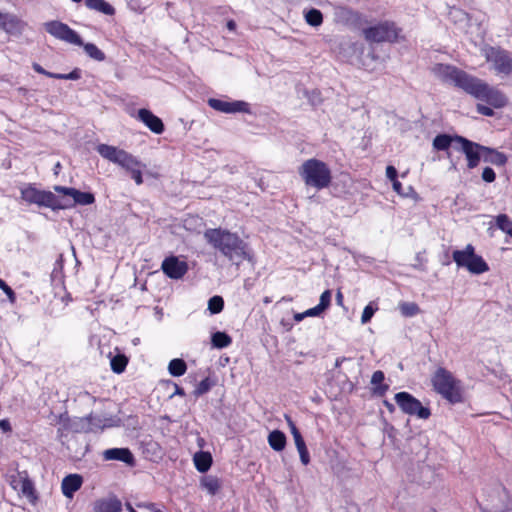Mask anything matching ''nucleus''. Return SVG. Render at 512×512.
<instances>
[{
  "instance_id": "nucleus-1",
  "label": "nucleus",
  "mask_w": 512,
  "mask_h": 512,
  "mask_svg": "<svg viewBox=\"0 0 512 512\" xmlns=\"http://www.w3.org/2000/svg\"><path fill=\"white\" fill-rule=\"evenodd\" d=\"M431 70L443 83L453 85L494 108H502L507 104L506 96L499 89L456 66L438 63Z\"/></svg>"
},
{
  "instance_id": "nucleus-2",
  "label": "nucleus",
  "mask_w": 512,
  "mask_h": 512,
  "mask_svg": "<svg viewBox=\"0 0 512 512\" xmlns=\"http://www.w3.org/2000/svg\"><path fill=\"white\" fill-rule=\"evenodd\" d=\"M204 239L237 266L245 260H251L248 244L236 233L222 228H209L204 232Z\"/></svg>"
},
{
  "instance_id": "nucleus-3",
  "label": "nucleus",
  "mask_w": 512,
  "mask_h": 512,
  "mask_svg": "<svg viewBox=\"0 0 512 512\" xmlns=\"http://www.w3.org/2000/svg\"><path fill=\"white\" fill-rule=\"evenodd\" d=\"M96 151L102 158L120 166L130 173L137 185L143 183L142 168H145V165L131 153L108 144L97 145Z\"/></svg>"
},
{
  "instance_id": "nucleus-4",
  "label": "nucleus",
  "mask_w": 512,
  "mask_h": 512,
  "mask_svg": "<svg viewBox=\"0 0 512 512\" xmlns=\"http://www.w3.org/2000/svg\"><path fill=\"white\" fill-rule=\"evenodd\" d=\"M298 173L307 186L316 188L317 190L327 188L332 181L329 166L316 158L304 161L299 167Z\"/></svg>"
},
{
  "instance_id": "nucleus-5",
  "label": "nucleus",
  "mask_w": 512,
  "mask_h": 512,
  "mask_svg": "<svg viewBox=\"0 0 512 512\" xmlns=\"http://www.w3.org/2000/svg\"><path fill=\"white\" fill-rule=\"evenodd\" d=\"M434 390L451 404L463 402L460 380L443 367H439L431 378Z\"/></svg>"
},
{
  "instance_id": "nucleus-6",
  "label": "nucleus",
  "mask_w": 512,
  "mask_h": 512,
  "mask_svg": "<svg viewBox=\"0 0 512 512\" xmlns=\"http://www.w3.org/2000/svg\"><path fill=\"white\" fill-rule=\"evenodd\" d=\"M21 199L28 204H36L39 207H46L52 210H61L68 208L69 205L63 203L51 191L39 190L33 184H28L21 188Z\"/></svg>"
},
{
  "instance_id": "nucleus-7",
  "label": "nucleus",
  "mask_w": 512,
  "mask_h": 512,
  "mask_svg": "<svg viewBox=\"0 0 512 512\" xmlns=\"http://www.w3.org/2000/svg\"><path fill=\"white\" fill-rule=\"evenodd\" d=\"M452 257L459 267H465L472 274H482L489 270L488 264L481 256L475 254L471 244L463 250L453 251Z\"/></svg>"
},
{
  "instance_id": "nucleus-8",
  "label": "nucleus",
  "mask_w": 512,
  "mask_h": 512,
  "mask_svg": "<svg viewBox=\"0 0 512 512\" xmlns=\"http://www.w3.org/2000/svg\"><path fill=\"white\" fill-rule=\"evenodd\" d=\"M398 33V28L391 21H383L363 29L365 39L373 43L394 42L398 38Z\"/></svg>"
},
{
  "instance_id": "nucleus-9",
  "label": "nucleus",
  "mask_w": 512,
  "mask_h": 512,
  "mask_svg": "<svg viewBox=\"0 0 512 512\" xmlns=\"http://www.w3.org/2000/svg\"><path fill=\"white\" fill-rule=\"evenodd\" d=\"M394 399L404 414L416 416L423 420L428 419L431 415L430 408L423 406L417 398L408 392H398Z\"/></svg>"
},
{
  "instance_id": "nucleus-10",
  "label": "nucleus",
  "mask_w": 512,
  "mask_h": 512,
  "mask_svg": "<svg viewBox=\"0 0 512 512\" xmlns=\"http://www.w3.org/2000/svg\"><path fill=\"white\" fill-rule=\"evenodd\" d=\"M485 57L497 74L505 76L512 74V55L509 51L500 47H490Z\"/></svg>"
},
{
  "instance_id": "nucleus-11",
  "label": "nucleus",
  "mask_w": 512,
  "mask_h": 512,
  "mask_svg": "<svg viewBox=\"0 0 512 512\" xmlns=\"http://www.w3.org/2000/svg\"><path fill=\"white\" fill-rule=\"evenodd\" d=\"M44 26H45V30L50 35L55 37L56 39H59V40H62V41H65L67 43L77 45V46L83 45V41H82L81 37L79 36V34L76 31H74L73 29H71L67 24H65L61 21H57V20L49 21V22H46L44 24Z\"/></svg>"
},
{
  "instance_id": "nucleus-12",
  "label": "nucleus",
  "mask_w": 512,
  "mask_h": 512,
  "mask_svg": "<svg viewBox=\"0 0 512 512\" xmlns=\"http://www.w3.org/2000/svg\"><path fill=\"white\" fill-rule=\"evenodd\" d=\"M44 26H45V30L50 35L55 37L56 39H59V40H62V41H65L67 43L77 45V46L83 45V41H82L81 37L79 36V34L76 31H74L73 29H71L67 24H65L61 21H57V20L49 21V22H46L44 24Z\"/></svg>"
},
{
  "instance_id": "nucleus-13",
  "label": "nucleus",
  "mask_w": 512,
  "mask_h": 512,
  "mask_svg": "<svg viewBox=\"0 0 512 512\" xmlns=\"http://www.w3.org/2000/svg\"><path fill=\"white\" fill-rule=\"evenodd\" d=\"M44 26H45V30L50 35L55 37L56 39H59V40H62V41H65L67 43L77 45V46L83 45V41H82L81 37L79 36V34L76 31H74L73 29H71L67 24H65L61 21H57V20L49 21V22H46L44 24Z\"/></svg>"
},
{
  "instance_id": "nucleus-14",
  "label": "nucleus",
  "mask_w": 512,
  "mask_h": 512,
  "mask_svg": "<svg viewBox=\"0 0 512 512\" xmlns=\"http://www.w3.org/2000/svg\"><path fill=\"white\" fill-rule=\"evenodd\" d=\"M456 143L461 145L460 150L467 159V167L469 169L476 168L481 159L483 160V145L473 142L463 136H456Z\"/></svg>"
},
{
  "instance_id": "nucleus-15",
  "label": "nucleus",
  "mask_w": 512,
  "mask_h": 512,
  "mask_svg": "<svg viewBox=\"0 0 512 512\" xmlns=\"http://www.w3.org/2000/svg\"><path fill=\"white\" fill-rule=\"evenodd\" d=\"M208 105L216 111L233 114V113H250L249 104L245 101H225L216 98H209Z\"/></svg>"
},
{
  "instance_id": "nucleus-16",
  "label": "nucleus",
  "mask_w": 512,
  "mask_h": 512,
  "mask_svg": "<svg viewBox=\"0 0 512 512\" xmlns=\"http://www.w3.org/2000/svg\"><path fill=\"white\" fill-rule=\"evenodd\" d=\"M161 269L171 279H180L188 271V264L176 256H169L162 262Z\"/></svg>"
},
{
  "instance_id": "nucleus-17",
  "label": "nucleus",
  "mask_w": 512,
  "mask_h": 512,
  "mask_svg": "<svg viewBox=\"0 0 512 512\" xmlns=\"http://www.w3.org/2000/svg\"><path fill=\"white\" fill-rule=\"evenodd\" d=\"M85 420L89 424V428L86 429V431H95L97 429L103 430L105 428L119 427L122 424V420L118 416H102L93 413L86 416Z\"/></svg>"
},
{
  "instance_id": "nucleus-18",
  "label": "nucleus",
  "mask_w": 512,
  "mask_h": 512,
  "mask_svg": "<svg viewBox=\"0 0 512 512\" xmlns=\"http://www.w3.org/2000/svg\"><path fill=\"white\" fill-rule=\"evenodd\" d=\"M84 422H86L85 418L76 420L71 419L67 413L60 414L58 417V437L62 438L64 432L80 433L82 431H86L84 428Z\"/></svg>"
},
{
  "instance_id": "nucleus-19",
  "label": "nucleus",
  "mask_w": 512,
  "mask_h": 512,
  "mask_svg": "<svg viewBox=\"0 0 512 512\" xmlns=\"http://www.w3.org/2000/svg\"><path fill=\"white\" fill-rule=\"evenodd\" d=\"M54 190L58 193L70 196L73 198V205H90L95 202V197L90 192H82L72 187H64V186H55ZM68 207H71L72 204H68Z\"/></svg>"
},
{
  "instance_id": "nucleus-20",
  "label": "nucleus",
  "mask_w": 512,
  "mask_h": 512,
  "mask_svg": "<svg viewBox=\"0 0 512 512\" xmlns=\"http://www.w3.org/2000/svg\"><path fill=\"white\" fill-rule=\"evenodd\" d=\"M285 418H286V421L290 428V432L293 436L296 448L299 452L300 460L303 465H308L310 462V456H309V452L306 447L305 441H304L299 429L296 427L294 421L291 419V417L286 415Z\"/></svg>"
},
{
  "instance_id": "nucleus-21",
  "label": "nucleus",
  "mask_w": 512,
  "mask_h": 512,
  "mask_svg": "<svg viewBox=\"0 0 512 512\" xmlns=\"http://www.w3.org/2000/svg\"><path fill=\"white\" fill-rule=\"evenodd\" d=\"M92 512H122V502L116 495L99 498L93 503Z\"/></svg>"
},
{
  "instance_id": "nucleus-22",
  "label": "nucleus",
  "mask_w": 512,
  "mask_h": 512,
  "mask_svg": "<svg viewBox=\"0 0 512 512\" xmlns=\"http://www.w3.org/2000/svg\"><path fill=\"white\" fill-rule=\"evenodd\" d=\"M138 120L143 122L153 133L161 134L164 131L162 120L154 115L150 110L142 108L138 110Z\"/></svg>"
},
{
  "instance_id": "nucleus-23",
  "label": "nucleus",
  "mask_w": 512,
  "mask_h": 512,
  "mask_svg": "<svg viewBox=\"0 0 512 512\" xmlns=\"http://www.w3.org/2000/svg\"><path fill=\"white\" fill-rule=\"evenodd\" d=\"M83 483V478L79 474H70L63 478L61 489L64 496L72 498L74 493L78 491Z\"/></svg>"
},
{
  "instance_id": "nucleus-24",
  "label": "nucleus",
  "mask_w": 512,
  "mask_h": 512,
  "mask_svg": "<svg viewBox=\"0 0 512 512\" xmlns=\"http://www.w3.org/2000/svg\"><path fill=\"white\" fill-rule=\"evenodd\" d=\"M104 460H117L126 464H134V456L128 448H111L103 452Z\"/></svg>"
},
{
  "instance_id": "nucleus-25",
  "label": "nucleus",
  "mask_w": 512,
  "mask_h": 512,
  "mask_svg": "<svg viewBox=\"0 0 512 512\" xmlns=\"http://www.w3.org/2000/svg\"><path fill=\"white\" fill-rule=\"evenodd\" d=\"M482 151L484 162L491 163L496 166H504L507 162V156L494 148H490L483 145Z\"/></svg>"
},
{
  "instance_id": "nucleus-26",
  "label": "nucleus",
  "mask_w": 512,
  "mask_h": 512,
  "mask_svg": "<svg viewBox=\"0 0 512 512\" xmlns=\"http://www.w3.org/2000/svg\"><path fill=\"white\" fill-rule=\"evenodd\" d=\"M193 461L196 469L201 472H207L212 465V455L210 452L198 451L193 456Z\"/></svg>"
},
{
  "instance_id": "nucleus-27",
  "label": "nucleus",
  "mask_w": 512,
  "mask_h": 512,
  "mask_svg": "<svg viewBox=\"0 0 512 512\" xmlns=\"http://www.w3.org/2000/svg\"><path fill=\"white\" fill-rule=\"evenodd\" d=\"M85 5L88 9L100 12L104 15L112 16L115 14V9L105 0H85Z\"/></svg>"
},
{
  "instance_id": "nucleus-28",
  "label": "nucleus",
  "mask_w": 512,
  "mask_h": 512,
  "mask_svg": "<svg viewBox=\"0 0 512 512\" xmlns=\"http://www.w3.org/2000/svg\"><path fill=\"white\" fill-rule=\"evenodd\" d=\"M457 135L438 134L433 139V148L437 151H448L453 142H456Z\"/></svg>"
},
{
  "instance_id": "nucleus-29",
  "label": "nucleus",
  "mask_w": 512,
  "mask_h": 512,
  "mask_svg": "<svg viewBox=\"0 0 512 512\" xmlns=\"http://www.w3.org/2000/svg\"><path fill=\"white\" fill-rule=\"evenodd\" d=\"M268 443L275 451H282L286 446V436L280 430H274L268 435Z\"/></svg>"
},
{
  "instance_id": "nucleus-30",
  "label": "nucleus",
  "mask_w": 512,
  "mask_h": 512,
  "mask_svg": "<svg viewBox=\"0 0 512 512\" xmlns=\"http://www.w3.org/2000/svg\"><path fill=\"white\" fill-rule=\"evenodd\" d=\"M232 343V338L222 331H217L211 335V344L213 348L223 349Z\"/></svg>"
},
{
  "instance_id": "nucleus-31",
  "label": "nucleus",
  "mask_w": 512,
  "mask_h": 512,
  "mask_svg": "<svg viewBox=\"0 0 512 512\" xmlns=\"http://www.w3.org/2000/svg\"><path fill=\"white\" fill-rule=\"evenodd\" d=\"M187 370L186 362L183 359L175 358L169 362L168 371L174 377H179L185 374Z\"/></svg>"
},
{
  "instance_id": "nucleus-32",
  "label": "nucleus",
  "mask_w": 512,
  "mask_h": 512,
  "mask_svg": "<svg viewBox=\"0 0 512 512\" xmlns=\"http://www.w3.org/2000/svg\"><path fill=\"white\" fill-rule=\"evenodd\" d=\"M305 20L309 25L318 27L323 22L322 12L316 8H311L305 13Z\"/></svg>"
},
{
  "instance_id": "nucleus-33",
  "label": "nucleus",
  "mask_w": 512,
  "mask_h": 512,
  "mask_svg": "<svg viewBox=\"0 0 512 512\" xmlns=\"http://www.w3.org/2000/svg\"><path fill=\"white\" fill-rule=\"evenodd\" d=\"M83 48L85 53L92 59L96 61H104L106 56L103 51H101L95 44L93 43H83Z\"/></svg>"
},
{
  "instance_id": "nucleus-34",
  "label": "nucleus",
  "mask_w": 512,
  "mask_h": 512,
  "mask_svg": "<svg viewBox=\"0 0 512 512\" xmlns=\"http://www.w3.org/2000/svg\"><path fill=\"white\" fill-rule=\"evenodd\" d=\"M21 492L24 496H26L30 502L35 503L37 500V495L34 489L33 482L25 478L21 481Z\"/></svg>"
},
{
  "instance_id": "nucleus-35",
  "label": "nucleus",
  "mask_w": 512,
  "mask_h": 512,
  "mask_svg": "<svg viewBox=\"0 0 512 512\" xmlns=\"http://www.w3.org/2000/svg\"><path fill=\"white\" fill-rule=\"evenodd\" d=\"M495 224L498 229L510 236L512 232V220L506 214H499L495 217Z\"/></svg>"
},
{
  "instance_id": "nucleus-36",
  "label": "nucleus",
  "mask_w": 512,
  "mask_h": 512,
  "mask_svg": "<svg viewBox=\"0 0 512 512\" xmlns=\"http://www.w3.org/2000/svg\"><path fill=\"white\" fill-rule=\"evenodd\" d=\"M128 364V359L123 354H118L111 359L110 365L113 372L122 373Z\"/></svg>"
},
{
  "instance_id": "nucleus-37",
  "label": "nucleus",
  "mask_w": 512,
  "mask_h": 512,
  "mask_svg": "<svg viewBox=\"0 0 512 512\" xmlns=\"http://www.w3.org/2000/svg\"><path fill=\"white\" fill-rule=\"evenodd\" d=\"M399 309L405 317H413L420 312V308L415 302H402L399 304Z\"/></svg>"
},
{
  "instance_id": "nucleus-38",
  "label": "nucleus",
  "mask_w": 512,
  "mask_h": 512,
  "mask_svg": "<svg viewBox=\"0 0 512 512\" xmlns=\"http://www.w3.org/2000/svg\"><path fill=\"white\" fill-rule=\"evenodd\" d=\"M201 485L211 494L215 495L220 489L221 485L219 479L213 476L205 477Z\"/></svg>"
},
{
  "instance_id": "nucleus-39",
  "label": "nucleus",
  "mask_w": 512,
  "mask_h": 512,
  "mask_svg": "<svg viewBox=\"0 0 512 512\" xmlns=\"http://www.w3.org/2000/svg\"><path fill=\"white\" fill-rule=\"evenodd\" d=\"M224 308V300L221 296L215 295L208 300V310L211 314H218Z\"/></svg>"
},
{
  "instance_id": "nucleus-40",
  "label": "nucleus",
  "mask_w": 512,
  "mask_h": 512,
  "mask_svg": "<svg viewBox=\"0 0 512 512\" xmlns=\"http://www.w3.org/2000/svg\"><path fill=\"white\" fill-rule=\"evenodd\" d=\"M378 310L377 305H375L373 302H370L363 310L362 316H361V323L366 324L368 323L371 318L373 317L374 313Z\"/></svg>"
},
{
  "instance_id": "nucleus-41",
  "label": "nucleus",
  "mask_w": 512,
  "mask_h": 512,
  "mask_svg": "<svg viewBox=\"0 0 512 512\" xmlns=\"http://www.w3.org/2000/svg\"><path fill=\"white\" fill-rule=\"evenodd\" d=\"M212 385L213 384L208 377L203 379L193 391L194 396L199 397L206 394L211 389Z\"/></svg>"
},
{
  "instance_id": "nucleus-42",
  "label": "nucleus",
  "mask_w": 512,
  "mask_h": 512,
  "mask_svg": "<svg viewBox=\"0 0 512 512\" xmlns=\"http://www.w3.org/2000/svg\"><path fill=\"white\" fill-rule=\"evenodd\" d=\"M331 297H332V294H331V291L330 290H325L321 296H320V301H319V304L317 305L323 312L329 308L330 304H331Z\"/></svg>"
},
{
  "instance_id": "nucleus-43",
  "label": "nucleus",
  "mask_w": 512,
  "mask_h": 512,
  "mask_svg": "<svg viewBox=\"0 0 512 512\" xmlns=\"http://www.w3.org/2000/svg\"><path fill=\"white\" fill-rule=\"evenodd\" d=\"M0 289L7 295L10 303H15L16 301V294L12 290L10 286L7 285V283L4 280L0 281Z\"/></svg>"
},
{
  "instance_id": "nucleus-44",
  "label": "nucleus",
  "mask_w": 512,
  "mask_h": 512,
  "mask_svg": "<svg viewBox=\"0 0 512 512\" xmlns=\"http://www.w3.org/2000/svg\"><path fill=\"white\" fill-rule=\"evenodd\" d=\"M482 179L487 183H492L496 179L495 171L491 167H485L482 171Z\"/></svg>"
},
{
  "instance_id": "nucleus-45",
  "label": "nucleus",
  "mask_w": 512,
  "mask_h": 512,
  "mask_svg": "<svg viewBox=\"0 0 512 512\" xmlns=\"http://www.w3.org/2000/svg\"><path fill=\"white\" fill-rule=\"evenodd\" d=\"M385 379V375L382 371L380 370H377L375 371L373 374H372V377H371V384L377 386V385H380L382 384V382L384 381Z\"/></svg>"
},
{
  "instance_id": "nucleus-46",
  "label": "nucleus",
  "mask_w": 512,
  "mask_h": 512,
  "mask_svg": "<svg viewBox=\"0 0 512 512\" xmlns=\"http://www.w3.org/2000/svg\"><path fill=\"white\" fill-rule=\"evenodd\" d=\"M476 110L479 114L484 115V116L491 117L494 115V110L491 107L485 106L483 104H477Z\"/></svg>"
},
{
  "instance_id": "nucleus-47",
  "label": "nucleus",
  "mask_w": 512,
  "mask_h": 512,
  "mask_svg": "<svg viewBox=\"0 0 512 512\" xmlns=\"http://www.w3.org/2000/svg\"><path fill=\"white\" fill-rule=\"evenodd\" d=\"M14 23V18L0 12V28L7 30V25Z\"/></svg>"
},
{
  "instance_id": "nucleus-48",
  "label": "nucleus",
  "mask_w": 512,
  "mask_h": 512,
  "mask_svg": "<svg viewBox=\"0 0 512 512\" xmlns=\"http://www.w3.org/2000/svg\"><path fill=\"white\" fill-rule=\"evenodd\" d=\"M397 176H398V173H397V170L394 166H387L386 168V177L392 182L394 180H397Z\"/></svg>"
},
{
  "instance_id": "nucleus-49",
  "label": "nucleus",
  "mask_w": 512,
  "mask_h": 512,
  "mask_svg": "<svg viewBox=\"0 0 512 512\" xmlns=\"http://www.w3.org/2000/svg\"><path fill=\"white\" fill-rule=\"evenodd\" d=\"M322 313H323V311L318 306H315L313 308L306 310L304 312V315L306 317H315V316H319Z\"/></svg>"
},
{
  "instance_id": "nucleus-50",
  "label": "nucleus",
  "mask_w": 512,
  "mask_h": 512,
  "mask_svg": "<svg viewBox=\"0 0 512 512\" xmlns=\"http://www.w3.org/2000/svg\"><path fill=\"white\" fill-rule=\"evenodd\" d=\"M389 389V386L387 384H380V385H377L375 388H374V394L378 395V396H383Z\"/></svg>"
},
{
  "instance_id": "nucleus-51",
  "label": "nucleus",
  "mask_w": 512,
  "mask_h": 512,
  "mask_svg": "<svg viewBox=\"0 0 512 512\" xmlns=\"http://www.w3.org/2000/svg\"><path fill=\"white\" fill-rule=\"evenodd\" d=\"M67 80H78L81 77V70L78 68H75L70 73L66 74Z\"/></svg>"
},
{
  "instance_id": "nucleus-52",
  "label": "nucleus",
  "mask_w": 512,
  "mask_h": 512,
  "mask_svg": "<svg viewBox=\"0 0 512 512\" xmlns=\"http://www.w3.org/2000/svg\"><path fill=\"white\" fill-rule=\"evenodd\" d=\"M0 429L4 432H11L12 427L8 419H1L0 420Z\"/></svg>"
},
{
  "instance_id": "nucleus-53",
  "label": "nucleus",
  "mask_w": 512,
  "mask_h": 512,
  "mask_svg": "<svg viewBox=\"0 0 512 512\" xmlns=\"http://www.w3.org/2000/svg\"><path fill=\"white\" fill-rule=\"evenodd\" d=\"M32 68L34 69V71H36L37 73L39 74H43L45 76L48 77V74H51V72L49 71H46L40 64L38 63H33L32 65Z\"/></svg>"
},
{
  "instance_id": "nucleus-54",
  "label": "nucleus",
  "mask_w": 512,
  "mask_h": 512,
  "mask_svg": "<svg viewBox=\"0 0 512 512\" xmlns=\"http://www.w3.org/2000/svg\"><path fill=\"white\" fill-rule=\"evenodd\" d=\"M416 261H417V262H416V264H414V265H413V267H414L415 269L420 270V271H425V270H426V268H425V266L422 264V258H421V256H420V254H417V256H416Z\"/></svg>"
},
{
  "instance_id": "nucleus-55",
  "label": "nucleus",
  "mask_w": 512,
  "mask_h": 512,
  "mask_svg": "<svg viewBox=\"0 0 512 512\" xmlns=\"http://www.w3.org/2000/svg\"><path fill=\"white\" fill-rule=\"evenodd\" d=\"M392 185H393V190L395 192H397L400 195L404 194L403 191H402V184L398 181V179L392 181Z\"/></svg>"
},
{
  "instance_id": "nucleus-56",
  "label": "nucleus",
  "mask_w": 512,
  "mask_h": 512,
  "mask_svg": "<svg viewBox=\"0 0 512 512\" xmlns=\"http://www.w3.org/2000/svg\"><path fill=\"white\" fill-rule=\"evenodd\" d=\"M138 507L147 508L150 512H162V511L158 510L156 508L155 504H153V503H147V504H143V505H138Z\"/></svg>"
},
{
  "instance_id": "nucleus-57",
  "label": "nucleus",
  "mask_w": 512,
  "mask_h": 512,
  "mask_svg": "<svg viewBox=\"0 0 512 512\" xmlns=\"http://www.w3.org/2000/svg\"><path fill=\"white\" fill-rule=\"evenodd\" d=\"M48 77L54 78V79H61V80H67L66 74L62 73H52L48 74Z\"/></svg>"
},
{
  "instance_id": "nucleus-58",
  "label": "nucleus",
  "mask_w": 512,
  "mask_h": 512,
  "mask_svg": "<svg viewBox=\"0 0 512 512\" xmlns=\"http://www.w3.org/2000/svg\"><path fill=\"white\" fill-rule=\"evenodd\" d=\"M174 386H175V392L173 395L185 396V391L182 387H180L177 384H174Z\"/></svg>"
},
{
  "instance_id": "nucleus-59",
  "label": "nucleus",
  "mask_w": 512,
  "mask_h": 512,
  "mask_svg": "<svg viewBox=\"0 0 512 512\" xmlns=\"http://www.w3.org/2000/svg\"><path fill=\"white\" fill-rule=\"evenodd\" d=\"M383 404L388 409L389 412L393 413L395 411V406L392 403H390L389 401L384 400Z\"/></svg>"
},
{
  "instance_id": "nucleus-60",
  "label": "nucleus",
  "mask_w": 512,
  "mask_h": 512,
  "mask_svg": "<svg viewBox=\"0 0 512 512\" xmlns=\"http://www.w3.org/2000/svg\"><path fill=\"white\" fill-rule=\"evenodd\" d=\"M227 28L230 30V31H235L236 29V22L234 20H229L226 24Z\"/></svg>"
},
{
  "instance_id": "nucleus-61",
  "label": "nucleus",
  "mask_w": 512,
  "mask_h": 512,
  "mask_svg": "<svg viewBox=\"0 0 512 512\" xmlns=\"http://www.w3.org/2000/svg\"><path fill=\"white\" fill-rule=\"evenodd\" d=\"M304 318H306V316L304 315V312H303V313H296V314L294 315V320H295L296 322H300V321H302Z\"/></svg>"
},
{
  "instance_id": "nucleus-62",
  "label": "nucleus",
  "mask_w": 512,
  "mask_h": 512,
  "mask_svg": "<svg viewBox=\"0 0 512 512\" xmlns=\"http://www.w3.org/2000/svg\"><path fill=\"white\" fill-rule=\"evenodd\" d=\"M336 300H337L338 304H342L343 295H342V293L340 291L337 292Z\"/></svg>"
},
{
  "instance_id": "nucleus-63",
  "label": "nucleus",
  "mask_w": 512,
  "mask_h": 512,
  "mask_svg": "<svg viewBox=\"0 0 512 512\" xmlns=\"http://www.w3.org/2000/svg\"><path fill=\"white\" fill-rule=\"evenodd\" d=\"M126 506H127V509L129 510V512H136V510L131 506L130 503H127Z\"/></svg>"
},
{
  "instance_id": "nucleus-64",
  "label": "nucleus",
  "mask_w": 512,
  "mask_h": 512,
  "mask_svg": "<svg viewBox=\"0 0 512 512\" xmlns=\"http://www.w3.org/2000/svg\"><path fill=\"white\" fill-rule=\"evenodd\" d=\"M339 365H340V360H339V359H337V360H336V363H335V366H336V367H338Z\"/></svg>"
}]
</instances>
